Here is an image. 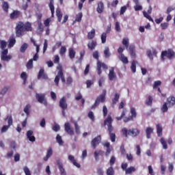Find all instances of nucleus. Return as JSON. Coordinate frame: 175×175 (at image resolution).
Here are the masks:
<instances>
[{
	"label": "nucleus",
	"instance_id": "obj_1",
	"mask_svg": "<svg viewBox=\"0 0 175 175\" xmlns=\"http://www.w3.org/2000/svg\"><path fill=\"white\" fill-rule=\"evenodd\" d=\"M32 31V24L29 22L24 23L23 22L18 21L16 23L15 27V33L16 38H21L23 35H25L27 32H31Z\"/></svg>",
	"mask_w": 175,
	"mask_h": 175
},
{
	"label": "nucleus",
	"instance_id": "obj_2",
	"mask_svg": "<svg viewBox=\"0 0 175 175\" xmlns=\"http://www.w3.org/2000/svg\"><path fill=\"white\" fill-rule=\"evenodd\" d=\"M113 118H111V116L108 115V116L106 118V119L104 120V126H107V131L109 135V137L111 139V142L112 143H114L116 142V133H113L114 132V127H113Z\"/></svg>",
	"mask_w": 175,
	"mask_h": 175
},
{
	"label": "nucleus",
	"instance_id": "obj_3",
	"mask_svg": "<svg viewBox=\"0 0 175 175\" xmlns=\"http://www.w3.org/2000/svg\"><path fill=\"white\" fill-rule=\"evenodd\" d=\"M122 133L124 137H128V135L132 136V137H136V136H139V135H140V130H139L138 129L133 128L128 130V129L124 127L122 129Z\"/></svg>",
	"mask_w": 175,
	"mask_h": 175
},
{
	"label": "nucleus",
	"instance_id": "obj_4",
	"mask_svg": "<svg viewBox=\"0 0 175 175\" xmlns=\"http://www.w3.org/2000/svg\"><path fill=\"white\" fill-rule=\"evenodd\" d=\"M57 69L59 70L57 76L55 78L54 82L57 87H58L59 84V79H61L62 83H66V80L65 79V76L64 75V72L62 71V66H59L57 67Z\"/></svg>",
	"mask_w": 175,
	"mask_h": 175
},
{
	"label": "nucleus",
	"instance_id": "obj_5",
	"mask_svg": "<svg viewBox=\"0 0 175 175\" xmlns=\"http://www.w3.org/2000/svg\"><path fill=\"white\" fill-rule=\"evenodd\" d=\"M165 57H167L168 59H173L175 57V51L172 49H169L167 51L161 52V58L163 61H165Z\"/></svg>",
	"mask_w": 175,
	"mask_h": 175
},
{
	"label": "nucleus",
	"instance_id": "obj_6",
	"mask_svg": "<svg viewBox=\"0 0 175 175\" xmlns=\"http://www.w3.org/2000/svg\"><path fill=\"white\" fill-rule=\"evenodd\" d=\"M6 120H8V125H4L1 129V133H5V132H6L9 128H10V126H12V125H13V118L12 117V116H7V118L5 119V121H6Z\"/></svg>",
	"mask_w": 175,
	"mask_h": 175
},
{
	"label": "nucleus",
	"instance_id": "obj_7",
	"mask_svg": "<svg viewBox=\"0 0 175 175\" xmlns=\"http://www.w3.org/2000/svg\"><path fill=\"white\" fill-rule=\"evenodd\" d=\"M36 99L39 103H43L44 106H47V100L46 99V94H36Z\"/></svg>",
	"mask_w": 175,
	"mask_h": 175
},
{
	"label": "nucleus",
	"instance_id": "obj_8",
	"mask_svg": "<svg viewBox=\"0 0 175 175\" xmlns=\"http://www.w3.org/2000/svg\"><path fill=\"white\" fill-rule=\"evenodd\" d=\"M9 53V51L8 49H4L1 52V61H5V62H9L10 59H12V57L10 55H8V53Z\"/></svg>",
	"mask_w": 175,
	"mask_h": 175
},
{
	"label": "nucleus",
	"instance_id": "obj_9",
	"mask_svg": "<svg viewBox=\"0 0 175 175\" xmlns=\"http://www.w3.org/2000/svg\"><path fill=\"white\" fill-rule=\"evenodd\" d=\"M102 68L105 70H107L108 69L107 65H106V64L102 63L100 61H98L97 62V73L99 76L102 75Z\"/></svg>",
	"mask_w": 175,
	"mask_h": 175
},
{
	"label": "nucleus",
	"instance_id": "obj_10",
	"mask_svg": "<svg viewBox=\"0 0 175 175\" xmlns=\"http://www.w3.org/2000/svg\"><path fill=\"white\" fill-rule=\"evenodd\" d=\"M106 101V90H103L102 94L99 95L96 99V103L100 105V103H105Z\"/></svg>",
	"mask_w": 175,
	"mask_h": 175
},
{
	"label": "nucleus",
	"instance_id": "obj_11",
	"mask_svg": "<svg viewBox=\"0 0 175 175\" xmlns=\"http://www.w3.org/2000/svg\"><path fill=\"white\" fill-rule=\"evenodd\" d=\"M102 142V137L100 135H98L97 137H95L91 142V146L92 148L95 149L96 148V146L98 144H99Z\"/></svg>",
	"mask_w": 175,
	"mask_h": 175
},
{
	"label": "nucleus",
	"instance_id": "obj_12",
	"mask_svg": "<svg viewBox=\"0 0 175 175\" xmlns=\"http://www.w3.org/2000/svg\"><path fill=\"white\" fill-rule=\"evenodd\" d=\"M64 129L66 133H68V135H70V136H73V135H75V131L73 130V128L70 127V123H65Z\"/></svg>",
	"mask_w": 175,
	"mask_h": 175
},
{
	"label": "nucleus",
	"instance_id": "obj_13",
	"mask_svg": "<svg viewBox=\"0 0 175 175\" xmlns=\"http://www.w3.org/2000/svg\"><path fill=\"white\" fill-rule=\"evenodd\" d=\"M151 13H152V7H151V5L149 6L148 12L146 11L143 12V14L146 17V18L149 20V21L154 23V20L152 19V18H151V16L149 15V14H151Z\"/></svg>",
	"mask_w": 175,
	"mask_h": 175
},
{
	"label": "nucleus",
	"instance_id": "obj_14",
	"mask_svg": "<svg viewBox=\"0 0 175 175\" xmlns=\"http://www.w3.org/2000/svg\"><path fill=\"white\" fill-rule=\"evenodd\" d=\"M108 79L110 81H113L117 79V75L114 72V67H111L109 69V72L108 74Z\"/></svg>",
	"mask_w": 175,
	"mask_h": 175
},
{
	"label": "nucleus",
	"instance_id": "obj_15",
	"mask_svg": "<svg viewBox=\"0 0 175 175\" xmlns=\"http://www.w3.org/2000/svg\"><path fill=\"white\" fill-rule=\"evenodd\" d=\"M57 165L58 166V169L60 172L61 175H66V172H65V168H64V164L61 160H57Z\"/></svg>",
	"mask_w": 175,
	"mask_h": 175
},
{
	"label": "nucleus",
	"instance_id": "obj_16",
	"mask_svg": "<svg viewBox=\"0 0 175 175\" xmlns=\"http://www.w3.org/2000/svg\"><path fill=\"white\" fill-rule=\"evenodd\" d=\"M40 79H44V80H47L49 77L47 74L44 73V68H40L38 75V79L40 80Z\"/></svg>",
	"mask_w": 175,
	"mask_h": 175
},
{
	"label": "nucleus",
	"instance_id": "obj_17",
	"mask_svg": "<svg viewBox=\"0 0 175 175\" xmlns=\"http://www.w3.org/2000/svg\"><path fill=\"white\" fill-rule=\"evenodd\" d=\"M96 46H98V42L96 40H92L88 43V48L90 51L95 50Z\"/></svg>",
	"mask_w": 175,
	"mask_h": 175
},
{
	"label": "nucleus",
	"instance_id": "obj_18",
	"mask_svg": "<svg viewBox=\"0 0 175 175\" xmlns=\"http://www.w3.org/2000/svg\"><path fill=\"white\" fill-rule=\"evenodd\" d=\"M129 50L130 53V55L131 58L134 59L136 58V48L135 45L131 44L129 46Z\"/></svg>",
	"mask_w": 175,
	"mask_h": 175
},
{
	"label": "nucleus",
	"instance_id": "obj_19",
	"mask_svg": "<svg viewBox=\"0 0 175 175\" xmlns=\"http://www.w3.org/2000/svg\"><path fill=\"white\" fill-rule=\"evenodd\" d=\"M59 106L61 107L62 109H68V103H66V98L65 97H62L59 102Z\"/></svg>",
	"mask_w": 175,
	"mask_h": 175
},
{
	"label": "nucleus",
	"instance_id": "obj_20",
	"mask_svg": "<svg viewBox=\"0 0 175 175\" xmlns=\"http://www.w3.org/2000/svg\"><path fill=\"white\" fill-rule=\"evenodd\" d=\"M167 105L168 107H173V105H175V98L174 96H170L167 98Z\"/></svg>",
	"mask_w": 175,
	"mask_h": 175
},
{
	"label": "nucleus",
	"instance_id": "obj_21",
	"mask_svg": "<svg viewBox=\"0 0 175 175\" xmlns=\"http://www.w3.org/2000/svg\"><path fill=\"white\" fill-rule=\"evenodd\" d=\"M33 135V131H32L31 130H29L27 132V139H29V142H33L36 140V138Z\"/></svg>",
	"mask_w": 175,
	"mask_h": 175
},
{
	"label": "nucleus",
	"instance_id": "obj_22",
	"mask_svg": "<svg viewBox=\"0 0 175 175\" xmlns=\"http://www.w3.org/2000/svg\"><path fill=\"white\" fill-rule=\"evenodd\" d=\"M21 16V12L18 10H14L12 13L10 14V17L12 20L14 18H18Z\"/></svg>",
	"mask_w": 175,
	"mask_h": 175
},
{
	"label": "nucleus",
	"instance_id": "obj_23",
	"mask_svg": "<svg viewBox=\"0 0 175 175\" xmlns=\"http://www.w3.org/2000/svg\"><path fill=\"white\" fill-rule=\"evenodd\" d=\"M103 10H105V5L103 4V2L100 1L98 3L96 11L99 14H100L103 13Z\"/></svg>",
	"mask_w": 175,
	"mask_h": 175
},
{
	"label": "nucleus",
	"instance_id": "obj_24",
	"mask_svg": "<svg viewBox=\"0 0 175 175\" xmlns=\"http://www.w3.org/2000/svg\"><path fill=\"white\" fill-rule=\"evenodd\" d=\"M161 85H162V82L161 81H154L153 83V90H157V88L158 92L159 94H161L162 92L161 91V88H159V87H161Z\"/></svg>",
	"mask_w": 175,
	"mask_h": 175
},
{
	"label": "nucleus",
	"instance_id": "obj_25",
	"mask_svg": "<svg viewBox=\"0 0 175 175\" xmlns=\"http://www.w3.org/2000/svg\"><path fill=\"white\" fill-rule=\"evenodd\" d=\"M68 159H69V161H70V162H72V163L74 165V166H76V167L80 168L81 167L80 163L76 162V159H75V157H73L72 155H69Z\"/></svg>",
	"mask_w": 175,
	"mask_h": 175
},
{
	"label": "nucleus",
	"instance_id": "obj_26",
	"mask_svg": "<svg viewBox=\"0 0 175 175\" xmlns=\"http://www.w3.org/2000/svg\"><path fill=\"white\" fill-rule=\"evenodd\" d=\"M147 139H151V135L154 133V128L148 127L145 131Z\"/></svg>",
	"mask_w": 175,
	"mask_h": 175
},
{
	"label": "nucleus",
	"instance_id": "obj_27",
	"mask_svg": "<svg viewBox=\"0 0 175 175\" xmlns=\"http://www.w3.org/2000/svg\"><path fill=\"white\" fill-rule=\"evenodd\" d=\"M8 47H13L16 44V38L14 36H11L8 40Z\"/></svg>",
	"mask_w": 175,
	"mask_h": 175
},
{
	"label": "nucleus",
	"instance_id": "obj_28",
	"mask_svg": "<svg viewBox=\"0 0 175 175\" xmlns=\"http://www.w3.org/2000/svg\"><path fill=\"white\" fill-rule=\"evenodd\" d=\"M49 9L51 12V17H54V10H55V8H54V0H49Z\"/></svg>",
	"mask_w": 175,
	"mask_h": 175
},
{
	"label": "nucleus",
	"instance_id": "obj_29",
	"mask_svg": "<svg viewBox=\"0 0 175 175\" xmlns=\"http://www.w3.org/2000/svg\"><path fill=\"white\" fill-rule=\"evenodd\" d=\"M95 38V29H92L90 32L88 33V40H92Z\"/></svg>",
	"mask_w": 175,
	"mask_h": 175
},
{
	"label": "nucleus",
	"instance_id": "obj_30",
	"mask_svg": "<svg viewBox=\"0 0 175 175\" xmlns=\"http://www.w3.org/2000/svg\"><path fill=\"white\" fill-rule=\"evenodd\" d=\"M51 155H53V148H49L47 150L46 157H44V161H45V162H46V161H49V158H50Z\"/></svg>",
	"mask_w": 175,
	"mask_h": 175
},
{
	"label": "nucleus",
	"instance_id": "obj_31",
	"mask_svg": "<svg viewBox=\"0 0 175 175\" xmlns=\"http://www.w3.org/2000/svg\"><path fill=\"white\" fill-rule=\"evenodd\" d=\"M56 16L57 17V20H58L59 23H61V21L62 20V12H61V9L57 8Z\"/></svg>",
	"mask_w": 175,
	"mask_h": 175
},
{
	"label": "nucleus",
	"instance_id": "obj_32",
	"mask_svg": "<svg viewBox=\"0 0 175 175\" xmlns=\"http://www.w3.org/2000/svg\"><path fill=\"white\" fill-rule=\"evenodd\" d=\"M31 43H33V46H35V47H36V53L37 54H39V51L40 50V45L37 44L36 41H35V40H33V38H31Z\"/></svg>",
	"mask_w": 175,
	"mask_h": 175
},
{
	"label": "nucleus",
	"instance_id": "obj_33",
	"mask_svg": "<svg viewBox=\"0 0 175 175\" xmlns=\"http://www.w3.org/2000/svg\"><path fill=\"white\" fill-rule=\"evenodd\" d=\"M104 55L105 58H110V55H111V53H110V49L109 46H106L104 50Z\"/></svg>",
	"mask_w": 175,
	"mask_h": 175
},
{
	"label": "nucleus",
	"instance_id": "obj_34",
	"mask_svg": "<svg viewBox=\"0 0 175 175\" xmlns=\"http://www.w3.org/2000/svg\"><path fill=\"white\" fill-rule=\"evenodd\" d=\"M156 128L157 135L159 136V137H161V136H162L163 131L162 126H161L160 124H157Z\"/></svg>",
	"mask_w": 175,
	"mask_h": 175
},
{
	"label": "nucleus",
	"instance_id": "obj_35",
	"mask_svg": "<svg viewBox=\"0 0 175 175\" xmlns=\"http://www.w3.org/2000/svg\"><path fill=\"white\" fill-rule=\"evenodd\" d=\"M2 5L3 10L5 12V13H8V12H9V3L6 1H3Z\"/></svg>",
	"mask_w": 175,
	"mask_h": 175
},
{
	"label": "nucleus",
	"instance_id": "obj_36",
	"mask_svg": "<svg viewBox=\"0 0 175 175\" xmlns=\"http://www.w3.org/2000/svg\"><path fill=\"white\" fill-rule=\"evenodd\" d=\"M119 59L123 64H128L129 62L128 61V57H125L124 54H121L119 56Z\"/></svg>",
	"mask_w": 175,
	"mask_h": 175
},
{
	"label": "nucleus",
	"instance_id": "obj_37",
	"mask_svg": "<svg viewBox=\"0 0 175 175\" xmlns=\"http://www.w3.org/2000/svg\"><path fill=\"white\" fill-rule=\"evenodd\" d=\"M44 27L43 26V24H42V22H38V27L37 29V31L38 33H43V30H44Z\"/></svg>",
	"mask_w": 175,
	"mask_h": 175
},
{
	"label": "nucleus",
	"instance_id": "obj_38",
	"mask_svg": "<svg viewBox=\"0 0 175 175\" xmlns=\"http://www.w3.org/2000/svg\"><path fill=\"white\" fill-rule=\"evenodd\" d=\"M120 99V94L118 93H116L114 95V98L112 99V105H117V102Z\"/></svg>",
	"mask_w": 175,
	"mask_h": 175
},
{
	"label": "nucleus",
	"instance_id": "obj_39",
	"mask_svg": "<svg viewBox=\"0 0 175 175\" xmlns=\"http://www.w3.org/2000/svg\"><path fill=\"white\" fill-rule=\"evenodd\" d=\"M160 142L161 145L163 146V148L164 150H167V142H166V140H165V138L162 137L160 139Z\"/></svg>",
	"mask_w": 175,
	"mask_h": 175
},
{
	"label": "nucleus",
	"instance_id": "obj_40",
	"mask_svg": "<svg viewBox=\"0 0 175 175\" xmlns=\"http://www.w3.org/2000/svg\"><path fill=\"white\" fill-rule=\"evenodd\" d=\"M131 114L132 119L133 120V118H136V117L137 116V113L136 112V109H135V107H131Z\"/></svg>",
	"mask_w": 175,
	"mask_h": 175
},
{
	"label": "nucleus",
	"instance_id": "obj_41",
	"mask_svg": "<svg viewBox=\"0 0 175 175\" xmlns=\"http://www.w3.org/2000/svg\"><path fill=\"white\" fill-rule=\"evenodd\" d=\"M69 57L70 59H73V58L76 57V51H75V50L72 48L69 49Z\"/></svg>",
	"mask_w": 175,
	"mask_h": 175
},
{
	"label": "nucleus",
	"instance_id": "obj_42",
	"mask_svg": "<svg viewBox=\"0 0 175 175\" xmlns=\"http://www.w3.org/2000/svg\"><path fill=\"white\" fill-rule=\"evenodd\" d=\"M27 49H28V44L25 42L21 45L20 48L21 53H25V51H27Z\"/></svg>",
	"mask_w": 175,
	"mask_h": 175
},
{
	"label": "nucleus",
	"instance_id": "obj_43",
	"mask_svg": "<svg viewBox=\"0 0 175 175\" xmlns=\"http://www.w3.org/2000/svg\"><path fill=\"white\" fill-rule=\"evenodd\" d=\"M136 64H137V62L135 60L131 62V69L133 73H136Z\"/></svg>",
	"mask_w": 175,
	"mask_h": 175
},
{
	"label": "nucleus",
	"instance_id": "obj_44",
	"mask_svg": "<svg viewBox=\"0 0 175 175\" xmlns=\"http://www.w3.org/2000/svg\"><path fill=\"white\" fill-rule=\"evenodd\" d=\"M103 154H105V152H103L102 150H99L98 152L95 151L94 152V158H95L96 161H99V158L98 157V155H103Z\"/></svg>",
	"mask_w": 175,
	"mask_h": 175
},
{
	"label": "nucleus",
	"instance_id": "obj_45",
	"mask_svg": "<svg viewBox=\"0 0 175 175\" xmlns=\"http://www.w3.org/2000/svg\"><path fill=\"white\" fill-rule=\"evenodd\" d=\"M133 172H136V169L135 167H129L125 171L126 174H131V173H133Z\"/></svg>",
	"mask_w": 175,
	"mask_h": 175
},
{
	"label": "nucleus",
	"instance_id": "obj_46",
	"mask_svg": "<svg viewBox=\"0 0 175 175\" xmlns=\"http://www.w3.org/2000/svg\"><path fill=\"white\" fill-rule=\"evenodd\" d=\"M56 141L60 146H64V141H62V137H61V135H57L56 136Z\"/></svg>",
	"mask_w": 175,
	"mask_h": 175
},
{
	"label": "nucleus",
	"instance_id": "obj_47",
	"mask_svg": "<svg viewBox=\"0 0 175 175\" xmlns=\"http://www.w3.org/2000/svg\"><path fill=\"white\" fill-rule=\"evenodd\" d=\"M122 44L125 46L126 49H128L129 47V39L128 38H123Z\"/></svg>",
	"mask_w": 175,
	"mask_h": 175
},
{
	"label": "nucleus",
	"instance_id": "obj_48",
	"mask_svg": "<svg viewBox=\"0 0 175 175\" xmlns=\"http://www.w3.org/2000/svg\"><path fill=\"white\" fill-rule=\"evenodd\" d=\"M27 69H32L33 67V60L32 59H29L26 65Z\"/></svg>",
	"mask_w": 175,
	"mask_h": 175
},
{
	"label": "nucleus",
	"instance_id": "obj_49",
	"mask_svg": "<svg viewBox=\"0 0 175 175\" xmlns=\"http://www.w3.org/2000/svg\"><path fill=\"white\" fill-rule=\"evenodd\" d=\"M21 79L23 80V84H25L27 82V79L28 76H27V73L25 72H23L21 75Z\"/></svg>",
	"mask_w": 175,
	"mask_h": 175
},
{
	"label": "nucleus",
	"instance_id": "obj_50",
	"mask_svg": "<svg viewBox=\"0 0 175 175\" xmlns=\"http://www.w3.org/2000/svg\"><path fill=\"white\" fill-rule=\"evenodd\" d=\"M81 18H83V13L79 12L76 16L75 21H77V23H80L81 21Z\"/></svg>",
	"mask_w": 175,
	"mask_h": 175
},
{
	"label": "nucleus",
	"instance_id": "obj_51",
	"mask_svg": "<svg viewBox=\"0 0 175 175\" xmlns=\"http://www.w3.org/2000/svg\"><path fill=\"white\" fill-rule=\"evenodd\" d=\"M29 109H31V105L27 104L23 109L27 116H29Z\"/></svg>",
	"mask_w": 175,
	"mask_h": 175
},
{
	"label": "nucleus",
	"instance_id": "obj_52",
	"mask_svg": "<svg viewBox=\"0 0 175 175\" xmlns=\"http://www.w3.org/2000/svg\"><path fill=\"white\" fill-rule=\"evenodd\" d=\"M126 114V111L123 110L122 112L121 116H119V117H116V120H117V121H121V120H122L123 117H125Z\"/></svg>",
	"mask_w": 175,
	"mask_h": 175
},
{
	"label": "nucleus",
	"instance_id": "obj_53",
	"mask_svg": "<svg viewBox=\"0 0 175 175\" xmlns=\"http://www.w3.org/2000/svg\"><path fill=\"white\" fill-rule=\"evenodd\" d=\"M114 174V169L113 167L110 166L107 170V175H113Z\"/></svg>",
	"mask_w": 175,
	"mask_h": 175
},
{
	"label": "nucleus",
	"instance_id": "obj_54",
	"mask_svg": "<svg viewBox=\"0 0 175 175\" xmlns=\"http://www.w3.org/2000/svg\"><path fill=\"white\" fill-rule=\"evenodd\" d=\"M74 125L75 128V133H77V135H80V126H79L77 122H75Z\"/></svg>",
	"mask_w": 175,
	"mask_h": 175
},
{
	"label": "nucleus",
	"instance_id": "obj_55",
	"mask_svg": "<svg viewBox=\"0 0 175 175\" xmlns=\"http://www.w3.org/2000/svg\"><path fill=\"white\" fill-rule=\"evenodd\" d=\"M107 38V34H106V33H103L101 34V42L103 44L106 43V39Z\"/></svg>",
	"mask_w": 175,
	"mask_h": 175
},
{
	"label": "nucleus",
	"instance_id": "obj_56",
	"mask_svg": "<svg viewBox=\"0 0 175 175\" xmlns=\"http://www.w3.org/2000/svg\"><path fill=\"white\" fill-rule=\"evenodd\" d=\"M152 100H153L152 96H148V100L146 103V105L148 106H152Z\"/></svg>",
	"mask_w": 175,
	"mask_h": 175
},
{
	"label": "nucleus",
	"instance_id": "obj_57",
	"mask_svg": "<svg viewBox=\"0 0 175 175\" xmlns=\"http://www.w3.org/2000/svg\"><path fill=\"white\" fill-rule=\"evenodd\" d=\"M130 121H133V119L132 118V117L131 116H126L123 118V122L125 123L129 122Z\"/></svg>",
	"mask_w": 175,
	"mask_h": 175
},
{
	"label": "nucleus",
	"instance_id": "obj_58",
	"mask_svg": "<svg viewBox=\"0 0 175 175\" xmlns=\"http://www.w3.org/2000/svg\"><path fill=\"white\" fill-rule=\"evenodd\" d=\"M87 88H90L94 84V80H87L85 82Z\"/></svg>",
	"mask_w": 175,
	"mask_h": 175
},
{
	"label": "nucleus",
	"instance_id": "obj_59",
	"mask_svg": "<svg viewBox=\"0 0 175 175\" xmlns=\"http://www.w3.org/2000/svg\"><path fill=\"white\" fill-rule=\"evenodd\" d=\"M9 90V86H5L1 91L0 94L1 95H5L6 92H8V90Z\"/></svg>",
	"mask_w": 175,
	"mask_h": 175
},
{
	"label": "nucleus",
	"instance_id": "obj_60",
	"mask_svg": "<svg viewBox=\"0 0 175 175\" xmlns=\"http://www.w3.org/2000/svg\"><path fill=\"white\" fill-rule=\"evenodd\" d=\"M93 58H94V59H96L97 62L99 61V52H98V51H95L93 53Z\"/></svg>",
	"mask_w": 175,
	"mask_h": 175
},
{
	"label": "nucleus",
	"instance_id": "obj_61",
	"mask_svg": "<svg viewBox=\"0 0 175 175\" xmlns=\"http://www.w3.org/2000/svg\"><path fill=\"white\" fill-rule=\"evenodd\" d=\"M1 43V49L3 51L5 49H6L7 43L5 40L0 41Z\"/></svg>",
	"mask_w": 175,
	"mask_h": 175
},
{
	"label": "nucleus",
	"instance_id": "obj_62",
	"mask_svg": "<svg viewBox=\"0 0 175 175\" xmlns=\"http://www.w3.org/2000/svg\"><path fill=\"white\" fill-rule=\"evenodd\" d=\"M23 172H25V175H31V171L29 170V168H28V167L27 166L24 167Z\"/></svg>",
	"mask_w": 175,
	"mask_h": 175
},
{
	"label": "nucleus",
	"instance_id": "obj_63",
	"mask_svg": "<svg viewBox=\"0 0 175 175\" xmlns=\"http://www.w3.org/2000/svg\"><path fill=\"white\" fill-rule=\"evenodd\" d=\"M110 166L113 167L114 163H116V157L112 156L109 160Z\"/></svg>",
	"mask_w": 175,
	"mask_h": 175
},
{
	"label": "nucleus",
	"instance_id": "obj_64",
	"mask_svg": "<svg viewBox=\"0 0 175 175\" xmlns=\"http://www.w3.org/2000/svg\"><path fill=\"white\" fill-rule=\"evenodd\" d=\"M66 53V48L65 46H62L59 51L60 55H64Z\"/></svg>",
	"mask_w": 175,
	"mask_h": 175
}]
</instances>
